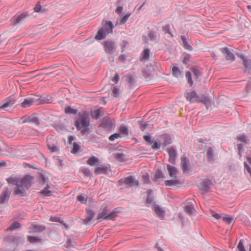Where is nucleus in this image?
Returning a JSON list of instances; mask_svg holds the SVG:
<instances>
[{
    "mask_svg": "<svg viewBox=\"0 0 251 251\" xmlns=\"http://www.w3.org/2000/svg\"><path fill=\"white\" fill-rule=\"evenodd\" d=\"M165 184L167 186H173L178 185L180 184V182L178 179H175L166 180L165 182Z\"/></svg>",
    "mask_w": 251,
    "mask_h": 251,
    "instance_id": "nucleus-22",
    "label": "nucleus"
},
{
    "mask_svg": "<svg viewBox=\"0 0 251 251\" xmlns=\"http://www.w3.org/2000/svg\"><path fill=\"white\" fill-rule=\"evenodd\" d=\"M34 181V177L29 175H25L20 178L18 187H16L14 194L19 197H25L27 195L26 191L31 187Z\"/></svg>",
    "mask_w": 251,
    "mask_h": 251,
    "instance_id": "nucleus-1",
    "label": "nucleus"
},
{
    "mask_svg": "<svg viewBox=\"0 0 251 251\" xmlns=\"http://www.w3.org/2000/svg\"><path fill=\"white\" fill-rule=\"evenodd\" d=\"M120 131L125 135H127L128 133V129L125 126H121L120 127Z\"/></svg>",
    "mask_w": 251,
    "mask_h": 251,
    "instance_id": "nucleus-45",
    "label": "nucleus"
},
{
    "mask_svg": "<svg viewBox=\"0 0 251 251\" xmlns=\"http://www.w3.org/2000/svg\"><path fill=\"white\" fill-rule=\"evenodd\" d=\"M244 165L245 168H246L247 171L251 175V168L250 167V166L246 163H244Z\"/></svg>",
    "mask_w": 251,
    "mask_h": 251,
    "instance_id": "nucleus-61",
    "label": "nucleus"
},
{
    "mask_svg": "<svg viewBox=\"0 0 251 251\" xmlns=\"http://www.w3.org/2000/svg\"><path fill=\"white\" fill-rule=\"evenodd\" d=\"M28 241L30 243H35L40 242L41 239L35 236H28L27 237Z\"/></svg>",
    "mask_w": 251,
    "mask_h": 251,
    "instance_id": "nucleus-27",
    "label": "nucleus"
},
{
    "mask_svg": "<svg viewBox=\"0 0 251 251\" xmlns=\"http://www.w3.org/2000/svg\"><path fill=\"white\" fill-rule=\"evenodd\" d=\"M34 12H35L41 13L42 14H43L47 11V10H46L45 9H43L42 8V6H41L40 1H38L36 3L35 6L34 8Z\"/></svg>",
    "mask_w": 251,
    "mask_h": 251,
    "instance_id": "nucleus-23",
    "label": "nucleus"
},
{
    "mask_svg": "<svg viewBox=\"0 0 251 251\" xmlns=\"http://www.w3.org/2000/svg\"><path fill=\"white\" fill-rule=\"evenodd\" d=\"M146 202L147 203V206H150V204H152L153 203V200L151 198L148 197L147 199Z\"/></svg>",
    "mask_w": 251,
    "mask_h": 251,
    "instance_id": "nucleus-56",
    "label": "nucleus"
},
{
    "mask_svg": "<svg viewBox=\"0 0 251 251\" xmlns=\"http://www.w3.org/2000/svg\"><path fill=\"white\" fill-rule=\"evenodd\" d=\"M50 221L51 222H59L60 223H63V221H62L59 218L56 217H50Z\"/></svg>",
    "mask_w": 251,
    "mask_h": 251,
    "instance_id": "nucleus-51",
    "label": "nucleus"
},
{
    "mask_svg": "<svg viewBox=\"0 0 251 251\" xmlns=\"http://www.w3.org/2000/svg\"><path fill=\"white\" fill-rule=\"evenodd\" d=\"M163 173L160 170H158L155 174L154 178L156 180H158L163 178Z\"/></svg>",
    "mask_w": 251,
    "mask_h": 251,
    "instance_id": "nucleus-34",
    "label": "nucleus"
},
{
    "mask_svg": "<svg viewBox=\"0 0 251 251\" xmlns=\"http://www.w3.org/2000/svg\"><path fill=\"white\" fill-rule=\"evenodd\" d=\"M185 211L189 214H191L194 209L193 207L190 205H187L184 207Z\"/></svg>",
    "mask_w": 251,
    "mask_h": 251,
    "instance_id": "nucleus-42",
    "label": "nucleus"
},
{
    "mask_svg": "<svg viewBox=\"0 0 251 251\" xmlns=\"http://www.w3.org/2000/svg\"><path fill=\"white\" fill-rule=\"evenodd\" d=\"M124 182L128 186H132L135 184H138V181L134 180V178L132 176H129L124 179Z\"/></svg>",
    "mask_w": 251,
    "mask_h": 251,
    "instance_id": "nucleus-17",
    "label": "nucleus"
},
{
    "mask_svg": "<svg viewBox=\"0 0 251 251\" xmlns=\"http://www.w3.org/2000/svg\"><path fill=\"white\" fill-rule=\"evenodd\" d=\"M100 113H101V111H100V109H96L92 113V116L93 118L97 119L100 116Z\"/></svg>",
    "mask_w": 251,
    "mask_h": 251,
    "instance_id": "nucleus-36",
    "label": "nucleus"
},
{
    "mask_svg": "<svg viewBox=\"0 0 251 251\" xmlns=\"http://www.w3.org/2000/svg\"><path fill=\"white\" fill-rule=\"evenodd\" d=\"M186 77L187 79L188 82L189 83L190 86H192L193 83V80L192 79L191 74L190 72H186Z\"/></svg>",
    "mask_w": 251,
    "mask_h": 251,
    "instance_id": "nucleus-40",
    "label": "nucleus"
},
{
    "mask_svg": "<svg viewBox=\"0 0 251 251\" xmlns=\"http://www.w3.org/2000/svg\"><path fill=\"white\" fill-rule=\"evenodd\" d=\"M237 249L239 251H246V250H245V249L244 247V245L243 244V241L242 240L240 241V242L238 245V246H237Z\"/></svg>",
    "mask_w": 251,
    "mask_h": 251,
    "instance_id": "nucleus-46",
    "label": "nucleus"
},
{
    "mask_svg": "<svg viewBox=\"0 0 251 251\" xmlns=\"http://www.w3.org/2000/svg\"><path fill=\"white\" fill-rule=\"evenodd\" d=\"M210 213H211L212 216L214 218H215L217 220H219L222 217V215L218 214V213H216L213 210H211Z\"/></svg>",
    "mask_w": 251,
    "mask_h": 251,
    "instance_id": "nucleus-43",
    "label": "nucleus"
},
{
    "mask_svg": "<svg viewBox=\"0 0 251 251\" xmlns=\"http://www.w3.org/2000/svg\"><path fill=\"white\" fill-rule=\"evenodd\" d=\"M240 57L243 61L244 65L245 67L248 68L251 66V63L248 61L247 58L245 57V56H244L243 55H241Z\"/></svg>",
    "mask_w": 251,
    "mask_h": 251,
    "instance_id": "nucleus-41",
    "label": "nucleus"
},
{
    "mask_svg": "<svg viewBox=\"0 0 251 251\" xmlns=\"http://www.w3.org/2000/svg\"><path fill=\"white\" fill-rule=\"evenodd\" d=\"M213 154V151L212 150H209L207 152V155L209 157L211 158Z\"/></svg>",
    "mask_w": 251,
    "mask_h": 251,
    "instance_id": "nucleus-64",
    "label": "nucleus"
},
{
    "mask_svg": "<svg viewBox=\"0 0 251 251\" xmlns=\"http://www.w3.org/2000/svg\"><path fill=\"white\" fill-rule=\"evenodd\" d=\"M50 188V186L47 185L44 189L40 192L41 194L45 197H49L51 196L52 192L51 191L49 190V189Z\"/></svg>",
    "mask_w": 251,
    "mask_h": 251,
    "instance_id": "nucleus-25",
    "label": "nucleus"
},
{
    "mask_svg": "<svg viewBox=\"0 0 251 251\" xmlns=\"http://www.w3.org/2000/svg\"><path fill=\"white\" fill-rule=\"evenodd\" d=\"M181 39L182 41V44L184 48L186 50H191L193 49L192 47L187 43L186 38L184 36H181Z\"/></svg>",
    "mask_w": 251,
    "mask_h": 251,
    "instance_id": "nucleus-24",
    "label": "nucleus"
},
{
    "mask_svg": "<svg viewBox=\"0 0 251 251\" xmlns=\"http://www.w3.org/2000/svg\"><path fill=\"white\" fill-rule=\"evenodd\" d=\"M212 186L211 181L209 179H206L201 184L200 189L201 192L205 193L209 191Z\"/></svg>",
    "mask_w": 251,
    "mask_h": 251,
    "instance_id": "nucleus-6",
    "label": "nucleus"
},
{
    "mask_svg": "<svg viewBox=\"0 0 251 251\" xmlns=\"http://www.w3.org/2000/svg\"><path fill=\"white\" fill-rule=\"evenodd\" d=\"M11 193V191L10 188H4L0 196V203H2L5 201H7L9 199Z\"/></svg>",
    "mask_w": 251,
    "mask_h": 251,
    "instance_id": "nucleus-7",
    "label": "nucleus"
},
{
    "mask_svg": "<svg viewBox=\"0 0 251 251\" xmlns=\"http://www.w3.org/2000/svg\"><path fill=\"white\" fill-rule=\"evenodd\" d=\"M163 30L166 33H168L170 35H172L171 32L170 31V25H165L162 28Z\"/></svg>",
    "mask_w": 251,
    "mask_h": 251,
    "instance_id": "nucleus-49",
    "label": "nucleus"
},
{
    "mask_svg": "<svg viewBox=\"0 0 251 251\" xmlns=\"http://www.w3.org/2000/svg\"><path fill=\"white\" fill-rule=\"evenodd\" d=\"M172 74L176 77H178L181 75V71L176 66H173L172 68Z\"/></svg>",
    "mask_w": 251,
    "mask_h": 251,
    "instance_id": "nucleus-28",
    "label": "nucleus"
},
{
    "mask_svg": "<svg viewBox=\"0 0 251 251\" xmlns=\"http://www.w3.org/2000/svg\"><path fill=\"white\" fill-rule=\"evenodd\" d=\"M113 28L114 26L111 21H106L98 30L95 39L97 40L103 39L107 35L112 32Z\"/></svg>",
    "mask_w": 251,
    "mask_h": 251,
    "instance_id": "nucleus-3",
    "label": "nucleus"
},
{
    "mask_svg": "<svg viewBox=\"0 0 251 251\" xmlns=\"http://www.w3.org/2000/svg\"><path fill=\"white\" fill-rule=\"evenodd\" d=\"M181 168L183 173L187 172L189 170V161L185 156H182L181 158Z\"/></svg>",
    "mask_w": 251,
    "mask_h": 251,
    "instance_id": "nucleus-13",
    "label": "nucleus"
},
{
    "mask_svg": "<svg viewBox=\"0 0 251 251\" xmlns=\"http://www.w3.org/2000/svg\"><path fill=\"white\" fill-rule=\"evenodd\" d=\"M21 120H22V123H31L36 125H38L39 124L38 118L35 116H31L28 117H23L21 119Z\"/></svg>",
    "mask_w": 251,
    "mask_h": 251,
    "instance_id": "nucleus-12",
    "label": "nucleus"
},
{
    "mask_svg": "<svg viewBox=\"0 0 251 251\" xmlns=\"http://www.w3.org/2000/svg\"><path fill=\"white\" fill-rule=\"evenodd\" d=\"M33 101L32 99H25L22 103V106L24 108H26L33 104Z\"/></svg>",
    "mask_w": 251,
    "mask_h": 251,
    "instance_id": "nucleus-26",
    "label": "nucleus"
},
{
    "mask_svg": "<svg viewBox=\"0 0 251 251\" xmlns=\"http://www.w3.org/2000/svg\"><path fill=\"white\" fill-rule=\"evenodd\" d=\"M144 139L145 140L149 143L151 142V136L150 135H145L144 136Z\"/></svg>",
    "mask_w": 251,
    "mask_h": 251,
    "instance_id": "nucleus-57",
    "label": "nucleus"
},
{
    "mask_svg": "<svg viewBox=\"0 0 251 251\" xmlns=\"http://www.w3.org/2000/svg\"><path fill=\"white\" fill-rule=\"evenodd\" d=\"M79 147L77 144H76L75 143L74 144V145H73V152L74 153L77 152L79 150Z\"/></svg>",
    "mask_w": 251,
    "mask_h": 251,
    "instance_id": "nucleus-54",
    "label": "nucleus"
},
{
    "mask_svg": "<svg viewBox=\"0 0 251 251\" xmlns=\"http://www.w3.org/2000/svg\"><path fill=\"white\" fill-rule=\"evenodd\" d=\"M6 181L9 184H12L18 187L20 181V178L17 177H9L6 178Z\"/></svg>",
    "mask_w": 251,
    "mask_h": 251,
    "instance_id": "nucleus-20",
    "label": "nucleus"
},
{
    "mask_svg": "<svg viewBox=\"0 0 251 251\" xmlns=\"http://www.w3.org/2000/svg\"><path fill=\"white\" fill-rule=\"evenodd\" d=\"M116 216V212L114 211L108 213V210L105 208L98 214L97 219L99 222H101L103 220H111L113 219Z\"/></svg>",
    "mask_w": 251,
    "mask_h": 251,
    "instance_id": "nucleus-4",
    "label": "nucleus"
},
{
    "mask_svg": "<svg viewBox=\"0 0 251 251\" xmlns=\"http://www.w3.org/2000/svg\"><path fill=\"white\" fill-rule=\"evenodd\" d=\"M123 10V8L122 6H118L116 9V12L118 14H121L122 11Z\"/></svg>",
    "mask_w": 251,
    "mask_h": 251,
    "instance_id": "nucleus-58",
    "label": "nucleus"
},
{
    "mask_svg": "<svg viewBox=\"0 0 251 251\" xmlns=\"http://www.w3.org/2000/svg\"><path fill=\"white\" fill-rule=\"evenodd\" d=\"M160 147V144H159L157 142L155 141L153 143L152 148L154 149H158Z\"/></svg>",
    "mask_w": 251,
    "mask_h": 251,
    "instance_id": "nucleus-53",
    "label": "nucleus"
},
{
    "mask_svg": "<svg viewBox=\"0 0 251 251\" xmlns=\"http://www.w3.org/2000/svg\"><path fill=\"white\" fill-rule=\"evenodd\" d=\"M168 152L169 155V161L172 164H175L176 156V150L173 148H170L168 149Z\"/></svg>",
    "mask_w": 251,
    "mask_h": 251,
    "instance_id": "nucleus-15",
    "label": "nucleus"
},
{
    "mask_svg": "<svg viewBox=\"0 0 251 251\" xmlns=\"http://www.w3.org/2000/svg\"><path fill=\"white\" fill-rule=\"evenodd\" d=\"M199 102L203 103L205 105H206L207 107L210 104V100L207 97H203L201 98H200Z\"/></svg>",
    "mask_w": 251,
    "mask_h": 251,
    "instance_id": "nucleus-30",
    "label": "nucleus"
},
{
    "mask_svg": "<svg viewBox=\"0 0 251 251\" xmlns=\"http://www.w3.org/2000/svg\"><path fill=\"white\" fill-rule=\"evenodd\" d=\"M107 171V167L103 165H100L96 168L95 173L97 174H105Z\"/></svg>",
    "mask_w": 251,
    "mask_h": 251,
    "instance_id": "nucleus-21",
    "label": "nucleus"
},
{
    "mask_svg": "<svg viewBox=\"0 0 251 251\" xmlns=\"http://www.w3.org/2000/svg\"><path fill=\"white\" fill-rule=\"evenodd\" d=\"M142 179L144 183H148L150 182V177L149 175L147 173L142 176Z\"/></svg>",
    "mask_w": 251,
    "mask_h": 251,
    "instance_id": "nucleus-48",
    "label": "nucleus"
},
{
    "mask_svg": "<svg viewBox=\"0 0 251 251\" xmlns=\"http://www.w3.org/2000/svg\"><path fill=\"white\" fill-rule=\"evenodd\" d=\"M104 48L107 53L112 54L115 49L114 42L111 41H105L104 43Z\"/></svg>",
    "mask_w": 251,
    "mask_h": 251,
    "instance_id": "nucleus-10",
    "label": "nucleus"
},
{
    "mask_svg": "<svg viewBox=\"0 0 251 251\" xmlns=\"http://www.w3.org/2000/svg\"><path fill=\"white\" fill-rule=\"evenodd\" d=\"M193 73L194 75H195L196 78H198L199 75H200L201 73L200 71L196 68H193Z\"/></svg>",
    "mask_w": 251,
    "mask_h": 251,
    "instance_id": "nucleus-50",
    "label": "nucleus"
},
{
    "mask_svg": "<svg viewBox=\"0 0 251 251\" xmlns=\"http://www.w3.org/2000/svg\"><path fill=\"white\" fill-rule=\"evenodd\" d=\"M150 56V50L145 49L144 50L142 53V57L141 59H148Z\"/></svg>",
    "mask_w": 251,
    "mask_h": 251,
    "instance_id": "nucleus-35",
    "label": "nucleus"
},
{
    "mask_svg": "<svg viewBox=\"0 0 251 251\" xmlns=\"http://www.w3.org/2000/svg\"><path fill=\"white\" fill-rule=\"evenodd\" d=\"M90 125L89 114L84 113L79 116L75 121V126L77 130L81 131L82 133H85Z\"/></svg>",
    "mask_w": 251,
    "mask_h": 251,
    "instance_id": "nucleus-2",
    "label": "nucleus"
},
{
    "mask_svg": "<svg viewBox=\"0 0 251 251\" xmlns=\"http://www.w3.org/2000/svg\"><path fill=\"white\" fill-rule=\"evenodd\" d=\"M87 163L89 165L92 166L99 165L100 162L98 158L92 156L88 159Z\"/></svg>",
    "mask_w": 251,
    "mask_h": 251,
    "instance_id": "nucleus-18",
    "label": "nucleus"
},
{
    "mask_svg": "<svg viewBox=\"0 0 251 251\" xmlns=\"http://www.w3.org/2000/svg\"><path fill=\"white\" fill-rule=\"evenodd\" d=\"M125 58L126 57L124 55H121L119 57V59L121 61H124Z\"/></svg>",
    "mask_w": 251,
    "mask_h": 251,
    "instance_id": "nucleus-63",
    "label": "nucleus"
},
{
    "mask_svg": "<svg viewBox=\"0 0 251 251\" xmlns=\"http://www.w3.org/2000/svg\"><path fill=\"white\" fill-rule=\"evenodd\" d=\"M154 210L159 217L161 219L163 218L165 215V211L162 208L156 205L154 207Z\"/></svg>",
    "mask_w": 251,
    "mask_h": 251,
    "instance_id": "nucleus-19",
    "label": "nucleus"
},
{
    "mask_svg": "<svg viewBox=\"0 0 251 251\" xmlns=\"http://www.w3.org/2000/svg\"><path fill=\"white\" fill-rule=\"evenodd\" d=\"M77 200L82 203H86L87 201V197L80 195L77 197Z\"/></svg>",
    "mask_w": 251,
    "mask_h": 251,
    "instance_id": "nucleus-31",
    "label": "nucleus"
},
{
    "mask_svg": "<svg viewBox=\"0 0 251 251\" xmlns=\"http://www.w3.org/2000/svg\"><path fill=\"white\" fill-rule=\"evenodd\" d=\"M167 168L170 176L172 177L176 178V176L178 173L177 169L175 166H171L169 164L167 165Z\"/></svg>",
    "mask_w": 251,
    "mask_h": 251,
    "instance_id": "nucleus-16",
    "label": "nucleus"
},
{
    "mask_svg": "<svg viewBox=\"0 0 251 251\" xmlns=\"http://www.w3.org/2000/svg\"><path fill=\"white\" fill-rule=\"evenodd\" d=\"M222 52L224 54L226 59L230 61H233L235 59V57L233 52L227 48L221 49Z\"/></svg>",
    "mask_w": 251,
    "mask_h": 251,
    "instance_id": "nucleus-8",
    "label": "nucleus"
},
{
    "mask_svg": "<svg viewBox=\"0 0 251 251\" xmlns=\"http://www.w3.org/2000/svg\"><path fill=\"white\" fill-rule=\"evenodd\" d=\"M186 99L191 103L199 102V97L195 92H191L186 94Z\"/></svg>",
    "mask_w": 251,
    "mask_h": 251,
    "instance_id": "nucleus-11",
    "label": "nucleus"
},
{
    "mask_svg": "<svg viewBox=\"0 0 251 251\" xmlns=\"http://www.w3.org/2000/svg\"><path fill=\"white\" fill-rule=\"evenodd\" d=\"M65 111L66 113L75 114L77 112V110L73 109L70 106H68L65 108Z\"/></svg>",
    "mask_w": 251,
    "mask_h": 251,
    "instance_id": "nucleus-38",
    "label": "nucleus"
},
{
    "mask_svg": "<svg viewBox=\"0 0 251 251\" xmlns=\"http://www.w3.org/2000/svg\"><path fill=\"white\" fill-rule=\"evenodd\" d=\"M15 97L11 96L3 101L2 105L0 106V108L3 109L11 106L15 103Z\"/></svg>",
    "mask_w": 251,
    "mask_h": 251,
    "instance_id": "nucleus-9",
    "label": "nucleus"
},
{
    "mask_svg": "<svg viewBox=\"0 0 251 251\" xmlns=\"http://www.w3.org/2000/svg\"><path fill=\"white\" fill-rule=\"evenodd\" d=\"M45 229V227L43 226L35 225L33 226V232H42Z\"/></svg>",
    "mask_w": 251,
    "mask_h": 251,
    "instance_id": "nucleus-32",
    "label": "nucleus"
},
{
    "mask_svg": "<svg viewBox=\"0 0 251 251\" xmlns=\"http://www.w3.org/2000/svg\"><path fill=\"white\" fill-rule=\"evenodd\" d=\"M20 226V224L18 222H14L8 228V229H9L10 230H13L14 229H16Z\"/></svg>",
    "mask_w": 251,
    "mask_h": 251,
    "instance_id": "nucleus-39",
    "label": "nucleus"
},
{
    "mask_svg": "<svg viewBox=\"0 0 251 251\" xmlns=\"http://www.w3.org/2000/svg\"><path fill=\"white\" fill-rule=\"evenodd\" d=\"M149 36L151 40H154L156 36L155 32L153 31H151L149 34Z\"/></svg>",
    "mask_w": 251,
    "mask_h": 251,
    "instance_id": "nucleus-52",
    "label": "nucleus"
},
{
    "mask_svg": "<svg viewBox=\"0 0 251 251\" xmlns=\"http://www.w3.org/2000/svg\"><path fill=\"white\" fill-rule=\"evenodd\" d=\"M27 15L28 14L26 12L23 13L19 15H16L12 19V23L14 25L18 24L25 18Z\"/></svg>",
    "mask_w": 251,
    "mask_h": 251,
    "instance_id": "nucleus-14",
    "label": "nucleus"
},
{
    "mask_svg": "<svg viewBox=\"0 0 251 251\" xmlns=\"http://www.w3.org/2000/svg\"><path fill=\"white\" fill-rule=\"evenodd\" d=\"M94 212L93 211L89 210L87 211V216L85 220L88 222L90 221L94 216Z\"/></svg>",
    "mask_w": 251,
    "mask_h": 251,
    "instance_id": "nucleus-33",
    "label": "nucleus"
},
{
    "mask_svg": "<svg viewBox=\"0 0 251 251\" xmlns=\"http://www.w3.org/2000/svg\"><path fill=\"white\" fill-rule=\"evenodd\" d=\"M236 140L238 141L242 142L244 144H246L249 141V139H248L245 135H241L237 137Z\"/></svg>",
    "mask_w": 251,
    "mask_h": 251,
    "instance_id": "nucleus-29",
    "label": "nucleus"
},
{
    "mask_svg": "<svg viewBox=\"0 0 251 251\" xmlns=\"http://www.w3.org/2000/svg\"><path fill=\"white\" fill-rule=\"evenodd\" d=\"M120 137V133H115L114 134L111 135L109 136V139L111 141H113L116 139H118Z\"/></svg>",
    "mask_w": 251,
    "mask_h": 251,
    "instance_id": "nucleus-47",
    "label": "nucleus"
},
{
    "mask_svg": "<svg viewBox=\"0 0 251 251\" xmlns=\"http://www.w3.org/2000/svg\"><path fill=\"white\" fill-rule=\"evenodd\" d=\"M131 14L130 13H129V14H127L126 15H125L121 19L120 22V24L121 25H123V24H124L125 23H126V22L127 21L128 18L129 17V16H130Z\"/></svg>",
    "mask_w": 251,
    "mask_h": 251,
    "instance_id": "nucleus-44",
    "label": "nucleus"
},
{
    "mask_svg": "<svg viewBox=\"0 0 251 251\" xmlns=\"http://www.w3.org/2000/svg\"><path fill=\"white\" fill-rule=\"evenodd\" d=\"M47 142L48 149L51 152H56L59 151L58 142L53 136H50L48 137Z\"/></svg>",
    "mask_w": 251,
    "mask_h": 251,
    "instance_id": "nucleus-5",
    "label": "nucleus"
},
{
    "mask_svg": "<svg viewBox=\"0 0 251 251\" xmlns=\"http://www.w3.org/2000/svg\"><path fill=\"white\" fill-rule=\"evenodd\" d=\"M237 148L239 151V154L241 155V151L243 148V145L242 144H238L237 146Z\"/></svg>",
    "mask_w": 251,
    "mask_h": 251,
    "instance_id": "nucleus-62",
    "label": "nucleus"
},
{
    "mask_svg": "<svg viewBox=\"0 0 251 251\" xmlns=\"http://www.w3.org/2000/svg\"><path fill=\"white\" fill-rule=\"evenodd\" d=\"M112 80L115 82V83H117L119 80V75L118 74H116Z\"/></svg>",
    "mask_w": 251,
    "mask_h": 251,
    "instance_id": "nucleus-60",
    "label": "nucleus"
},
{
    "mask_svg": "<svg viewBox=\"0 0 251 251\" xmlns=\"http://www.w3.org/2000/svg\"><path fill=\"white\" fill-rule=\"evenodd\" d=\"M119 91L117 88H114L113 89V94L114 97H117L118 96V95H119Z\"/></svg>",
    "mask_w": 251,
    "mask_h": 251,
    "instance_id": "nucleus-55",
    "label": "nucleus"
},
{
    "mask_svg": "<svg viewBox=\"0 0 251 251\" xmlns=\"http://www.w3.org/2000/svg\"><path fill=\"white\" fill-rule=\"evenodd\" d=\"M222 218L224 222L228 224H230L233 220V218L232 217L227 215H225L224 216L222 217Z\"/></svg>",
    "mask_w": 251,
    "mask_h": 251,
    "instance_id": "nucleus-37",
    "label": "nucleus"
},
{
    "mask_svg": "<svg viewBox=\"0 0 251 251\" xmlns=\"http://www.w3.org/2000/svg\"><path fill=\"white\" fill-rule=\"evenodd\" d=\"M147 126V123H140V128L142 130H144L146 126Z\"/></svg>",
    "mask_w": 251,
    "mask_h": 251,
    "instance_id": "nucleus-59",
    "label": "nucleus"
}]
</instances>
